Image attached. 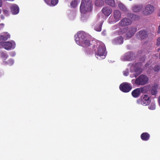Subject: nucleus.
Instances as JSON below:
<instances>
[{
	"mask_svg": "<svg viewBox=\"0 0 160 160\" xmlns=\"http://www.w3.org/2000/svg\"><path fill=\"white\" fill-rule=\"evenodd\" d=\"M92 9L91 0H82L80 10L82 13L91 11Z\"/></svg>",
	"mask_w": 160,
	"mask_h": 160,
	"instance_id": "nucleus-1",
	"label": "nucleus"
},
{
	"mask_svg": "<svg viewBox=\"0 0 160 160\" xmlns=\"http://www.w3.org/2000/svg\"><path fill=\"white\" fill-rule=\"evenodd\" d=\"M97 50L95 52V56L98 58L99 57H104V58L107 54L105 46L104 43L101 42H98L96 43Z\"/></svg>",
	"mask_w": 160,
	"mask_h": 160,
	"instance_id": "nucleus-2",
	"label": "nucleus"
},
{
	"mask_svg": "<svg viewBox=\"0 0 160 160\" xmlns=\"http://www.w3.org/2000/svg\"><path fill=\"white\" fill-rule=\"evenodd\" d=\"M148 81V78L146 75L142 74L136 79L132 80V83L137 85H143L147 83Z\"/></svg>",
	"mask_w": 160,
	"mask_h": 160,
	"instance_id": "nucleus-3",
	"label": "nucleus"
},
{
	"mask_svg": "<svg viewBox=\"0 0 160 160\" xmlns=\"http://www.w3.org/2000/svg\"><path fill=\"white\" fill-rule=\"evenodd\" d=\"M150 99V97L148 95H144L137 100V102L138 104L147 106L151 102Z\"/></svg>",
	"mask_w": 160,
	"mask_h": 160,
	"instance_id": "nucleus-4",
	"label": "nucleus"
},
{
	"mask_svg": "<svg viewBox=\"0 0 160 160\" xmlns=\"http://www.w3.org/2000/svg\"><path fill=\"white\" fill-rule=\"evenodd\" d=\"M132 88L130 84L124 82L121 83L119 86L120 90L124 92H128L131 91Z\"/></svg>",
	"mask_w": 160,
	"mask_h": 160,
	"instance_id": "nucleus-5",
	"label": "nucleus"
},
{
	"mask_svg": "<svg viewBox=\"0 0 160 160\" xmlns=\"http://www.w3.org/2000/svg\"><path fill=\"white\" fill-rule=\"evenodd\" d=\"M154 11V6L150 4H148L144 8L143 11V14L145 15H148L152 13Z\"/></svg>",
	"mask_w": 160,
	"mask_h": 160,
	"instance_id": "nucleus-6",
	"label": "nucleus"
},
{
	"mask_svg": "<svg viewBox=\"0 0 160 160\" xmlns=\"http://www.w3.org/2000/svg\"><path fill=\"white\" fill-rule=\"evenodd\" d=\"M86 35L83 32H79L75 36V41L77 44H79L85 39Z\"/></svg>",
	"mask_w": 160,
	"mask_h": 160,
	"instance_id": "nucleus-7",
	"label": "nucleus"
},
{
	"mask_svg": "<svg viewBox=\"0 0 160 160\" xmlns=\"http://www.w3.org/2000/svg\"><path fill=\"white\" fill-rule=\"evenodd\" d=\"M136 36L137 38L142 40L148 38V34L146 31L141 30L137 33Z\"/></svg>",
	"mask_w": 160,
	"mask_h": 160,
	"instance_id": "nucleus-8",
	"label": "nucleus"
},
{
	"mask_svg": "<svg viewBox=\"0 0 160 160\" xmlns=\"http://www.w3.org/2000/svg\"><path fill=\"white\" fill-rule=\"evenodd\" d=\"M132 23V21L130 19L127 18H123L119 23L120 26L122 27H124L128 26Z\"/></svg>",
	"mask_w": 160,
	"mask_h": 160,
	"instance_id": "nucleus-9",
	"label": "nucleus"
},
{
	"mask_svg": "<svg viewBox=\"0 0 160 160\" xmlns=\"http://www.w3.org/2000/svg\"><path fill=\"white\" fill-rule=\"evenodd\" d=\"M11 12L13 15L18 14L19 12V8L18 6L15 4H12L10 7Z\"/></svg>",
	"mask_w": 160,
	"mask_h": 160,
	"instance_id": "nucleus-10",
	"label": "nucleus"
},
{
	"mask_svg": "<svg viewBox=\"0 0 160 160\" xmlns=\"http://www.w3.org/2000/svg\"><path fill=\"white\" fill-rule=\"evenodd\" d=\"M142 88H138L133 90L132 92V95L134 98H138L142 92Z\"/></svg>",
	"mask_w": 160,
	"mask_h": 160,
	"instance_id": "nucleus-11",
	"label": "nucleus"
},
{
	"mask_svg": "<svg viewBox=\"0 0 160 160\" xmlns=\"http://www.w3.org/2000/svg\"><path fill=\"white\" fill-rule=\"evenodd\" d=\"M134 56L132 53L128 52L125 54L123 59L124 61H131L133 59Z\"/></svg>",
	"mask_w": 160,
	"mask_h": 160,
	"instance_id": "nucleus-12",
	"label": "nucleus"
},
{
	"mask_svg": "<svg viewBox=\"0 0 160 160\" xmlns=\"http://www.w3.org/2000/svg\"><path fill=\"white\" fill-rule=\"evenodd\" d=\"M102 13L106 16H109L112 12V9L109 7H105L102 10Z\"/></svg>",
	"mask_w": 160,
	"mask_h": 160,
	"instance_id": "nucleus-13",
	"label": "nucleus"
},
{
	"mask_svg": "<svg viewBox=\"0 0 160 160\" xmlns=\"http://www.w3.org/2000/svg\"><path fill=\"white\" fill-rule=\"evenodd\" d=\"M137 28H130L126 34V36L128 38H131L132 37L136 32Z\"/></svg>",
	"mask_w": 160,
	"mask_h": 160,
	"instance_id": "nucleus-14",
	"label": "nucleus"
},
{
	"mask_svg": "<svg viewBox=\"0 0 160 160\" xmlns=\"http://www.w3.org/2000/svg\"><path fill=\"white\" fill-rule=\"evenodd\" d=\"M0 44L2 45L3 47L7 50L10 49L12 47V43L9 41L2 42H0Z\"/></svg>",
	"mask_w": 160,
	"mask_h": 160,
	"instance_id": "nucleus-15",
	"label": "nucleus"
},
{
	"mask_svg": "<svg viewBox=\"0 0 160 160\" xmlns=\"http://www.w3.org/2000/svg\"><path fill=\"white\" fill-rule=\"evenodd\" d=\"M120 12L118 10H115L113 12V16L114 20L116 22L118 21L121 17Z\"/></svg>",
	"mask_w": 160,
	"mask_h": 160,
	"instance_id": "nucleus-16",
	"label": "nucleus"
},
{
	"mask_svg": "<svg viewBox=\"0 0 160 160\" xmlns=\"http://www.w3.org/2000/svg\"><path fill=\"white\" fill-rule=\"evenodd\" d=\"M158 85L157 84H154L152 87L151 92L152 95L156 96L158 92Z\"/></svg>",
	"mask_w": 160,
	"mask_h": 160,
	"instance_id": "nucleus-17",
	"label": "nucleus"
},
{
	"mask_svg": "<svg viewBox=\"0 0 160 160\" xmlns=\"http://www.w3.org/2000/svg\"><path fill=\"white\" fill-rule=\"evenodd\" d=\"M47 4L50 6H54L58 2V0H44Z\"/></svg>",
	"mask_w": 160,
	"mask_h": 160,
	"instance_id": "nucleus-18",
	"label": "nucleus"
},
{
	"mask_svg": "<svg viewBox=\"0 0 160 160\" xmlns=\"http://www.w3.org/2000/svg\"><path fill=\"white\" fill-rule=\"evenodd\" d=\"M140 137L142 140L147 141L149 139L150 135L148 132H143L141 134Z\"/></svg>",
	"mask_w": 160,
	"mask_h": 160,
	"instance_id": "nucleus-19",
	"label": "nucleus"
},
{
	"mask_svg": "<svg viewBox=\"0 0 160 160\" xmlns=\"http://www.w3.org/2000/svg\"><path fill=\"white\" fill-rule=\"evenodd\" d=\"M123 38L120 36L114 39L113 41V43L115 44H121L123 43Z\"/></svg>",
	"mask_w": 160,
	"mask_h": 160,
	"instance_id": "nucleus-20",
	"label": "nucleus"
},
{
	"mask_svg": "<svg viewBox=\"0 0 160 160\" xmlns=\"http://www.w3.org/2000/svg\"><path fill=\"white\" fill-rule=\"evenodd\" d=\"M83 47H87L90 46L91 44L90 43V41L87 39H85L83 40L82 42H81L79 44Z\"/></svg>",
	"mask_w": 160,
	"mask_h": 160,
	"instance_id": "nucleus-21",
	"label": "nucleus"
},
{
	"mask_svg": "<svg viewBox=\"0 0 160 160\" xmlns=\"http://www.w3.org/2000/svg\"><path fill=\"white\" fill-rule=\"evenodd\" d=\"M142 5H134L132 8V11L135 12H138L141 11L142 9Z\"/></svg>",
	"mask_w": 160,
	"mask_h": 160,
	"instance_id": "nucleus-22",
	"label": "nucleus"
},
{
	"mask_svg": "<svg viewBox=\"0 0 160 160\" xmlns=\"http://www.w3.org/2000/svg\"><path fill=\"white\" fill-rule=\"evenodd\" d=\"M106 4L112 7H115V3L114 0H105Z\"/></svg>",
	"mask_w": 160,
	"mask_h": 160,
	"instance_id": "nucleus-23",
	"label": "nucleus"
},
{
	"mask_svg": "<svg viewBox=\"0 0 160 160\" xmlns=\"http://www.w3.org/2000/svg\"><path fill=\"white\" fill-rule=\"evenodd\" d=\"M95 4L97 6H102L104 4L103 0H96L95 2Z\"/></svg>",
	"mask_w": 160,
	"mask_h": 160,
	"instance_id": "nucleus-24",
	"label": "nucleus"
},
{
	"mask_svg": "<svg viewBox=\"0 0 160 160\" xmlns=\"http://www.w3.org/2000/svg\"><path fill=\"white\" fill-rule=\"evenodd\" d=\"M102 23H101L95 25L94 28V30L98 32L101 31L102 30Z\"/></svg>",
	"mask_w": 160,
	"mask_h": 160,
	"instance_id": "nucleus-25",
	"label": "nucleus"
},
{
	"mask_svg": "<svg viewBox=\"0 0 160 160\" xmlns=\"http://www.w3.org/2000/svg\"><path fill=\"white\" fill-rule=\"evenodd\" d=\"M118 6L121 10L125 12H126L128 11L125 6L122 3H119Z\"/></svg>",
	"mask_w": 160,
	"mask_h": 160,
	"instance_id": "nucleus-26",
	"label": "nucleus"
},
{
	"mask_svg": "<svg viewBox=\"0 0 160 160\" xmlns=\"http://www.w3.org/2000/svg\"><path fill=\"white\" fill-rule=\"evenodd\" d=\"M2 41L7 40L8 38H10V35L9 34L6 33L2 35Z\"/></svg>",
	"mask_w": 160,
	"mask_h": 160,
	"instance_id": "nucleus-27",
	"label": "nucleus"
},
{
	"mask_svg": "<svg viewBox=\"0 0 160 160\" xmlns=\"http://www.w3.org/2000/svg\"><path fill=\"white\" fill-rule=\"evenodd\" d=\"M77 2L76 0H73L71 3V6L72 8H76L77 6Z\"/></svg>",
	"mask_w": 160,
	"mask_h": 160,
	"instance_id": "nucleus-28",
	"label": "nucleus"
},
{
	"mask_svg": "<svg viewBox=\"0 0 160 160\" xmlns=\"http://www.w3.org/2000/svg\"><path fill=\"white\" fill-rule=\"evenodd\" d=\"M140 64V63H136L134 65V69L136 73L138 72H139L141 70V69L140 68H136Z\"/></svg>",
	"mask_w": 160,
	"mask_h": 160,
	"instance_id": "nucleus-29",
	"label": "nucleus"
},
{
	"mask_svg": "<svg viewBox=\"0 0 160 160\" xmlns=\"http://www.w3.org/2000/svg\"><path fill=\"white\" fill-rule=\"evenodd\" d=\"M156 105L155 104L154 102H152L150 105L148 107V108L152 110H154L155 109Z\"/></svg>",
	"mask_w": 160,
	"mask_h": 160,
	"instance_id": "nucleus-30",
	"label": "nucleus"
},
{
	"mask_svg": "<svg viewBox=\"0 0 160 160\" xmlns=\"http://www.w3.org/2000/svg\"><path fill=\"white\" fill-rule=\"evenodd\" d=\"M127 31L126 28H123L122 29H120L119 30V33L120 34H123L124 33Z\"/></svg>",
	"mask_w": 160,
	"mask_h": 160,
	"instance_id": "nucleus-31",
	"label": "nucleus"
},
{
	"mask_svg": "<svg viewBox=\"0 0 160 160\" xmlns=\"http://www.w3.org/2000/svg\"><path fill=\"white\" fill-rule=\"evenodd\" d=\"M155 72H158L160 70V66L158 65H156L153 68Z\"/></svg>",
	"mask_w": 160,
	"mask_h": 160,
	"instance_id": "nucleus-32",
	"label": "nucleus"
},
{
	"mask_svg": "<svg viewBox=\"0 0 160 160\" xmlns=\"http://www.w3.org/2000/svg\"><path fill=\"white\" fill-rule=\"evenodd\" d=\"M3 13L6 16H8L9 14V12L8 10L6 9H4L2 11Z\"/></svg>",
	"mask_w": 160,
	"mask_h": 160,
	"instance_id": "nucleus-33",
	"label": "nucleus"
},
{
	"mask_svg": "<svg viewBox=\"0 0 160 160\" xmlns=\"http://www.w3.org/2000/svg\"><path fill=\"white\" fill-rule=\"evenodd\" d=\"M132 18L134 19L135 20H137L139 19V17L138 15L133 14L132 16Z\"/></svg>",
	"mask_w": 160,
	"mask_h": 160,
	"instance_id": "nucleus-34",
	"label": "nucleus"
},
{
	"mask_svg": "<svg viewBox=\"0 0 160 160\" xmlns=\"http://www.w3.org/2000/svg\"><path fill=\"white\" fill-rule=\"evenodd\" d=\"M1 55L2 57L3 58H7L8 56L4 52H2L1 53Z\"/></svg>",
	"mask_w": 160,
	"mask_h": 160,
	"instance_id": "nucleus-35",
	"label": "nucleus"
},
{
	"mask_svg": "<svg viewBox=\"0 0 160 160\" xmlns=\"http://www.w3.org/2000/svg\"><path fill=\"white\" fill-rule=\"evenodd\" d=\"M160 45V37L158 38L157 40L156 45L159 46Z\"/></svg>",
	"mask_w": 160,
	"mask_h": 160,
	"instance_id": "nucleus-36",
	"label": "nucleus"
},
{
	"mask_svg": "<svg viewBox=\"0 0 160 160\" xmlns=\"http://www.w3.org/2000/svg\"><path fill=\"white\" fill-rule=\"evenodd\" d=\"M86 52L87 54H90L92 53V51L91 50L88 51L86 49Z\"/></svg>",
	"mask_w": 160,
	"mask_h": 160,
	"instance_id": "nucleus-37",
	"label": "nucleus"
},
{
	"mask_svg": "<svg viewBox=\"0 0 160 160\" xmlns=\"http://www.w3.org/2000/svg\"><path fill=\"white\" fill-rule=\"evenodd\" d=\"M123 74L125 76H127L128 75V72L127 71H124L123 72Z\"/></svg>",
	"mask_w": 160,
	"mask_h": 160,
	"instance_id": "nucleus-38",
	"label": "nucleus"
},
{
	"mask_svg": "<svg viewBox=\"0 0 160 160\" xmlns=\"http://www.w3.org/2000/svg\"><path fill=\"white\" fill-rule=\"evenodd\" d=\"M4 26V25L3 23L0 24V30L3 28Z\"/></svg>",
	"mask_w": 160,
	"mask_h": 160,
	"instance_id": "nucleus-39",
	"label": "nucleus"
},
{
	"mask_svg": "<svg viewBox=\"0 0 160 160\" xmlns=\"http://www.w3.org/2000/svg\"><path fill=\"white\" fill-rule=\"evenodd\" d=\"M1 19L3 20L4 18V17L2 15H1Z\"/></svg>",
	"mask_w": 160,
	"mask_h": 160,
	"instance_id": "nucleus-40",
	"label": "nucleus"
},
{
	"mask_svg": "<svg viewBox=\"0 0 160 160\" xmlns=\"http://www.w3.org/2000/svg\"><path fill=\"white\" fill-rule=\"evenodd\" d=\"M9 61H10L11 62V64H12L13 63L14 61L12 60H10Z\"/></svg>",
	"mask_w": 160,
	"mask_h": 160,
	"instance_id": "nucleus-41",
	"label": "nucleus"
},
{
	"mask_svg": "<svg viewBox=\"0 0 160 160\" xmlns=\"http://www.w3.org/2000/svg\"><path fill=\"white\" fill-rule=\"evenodd\" d=\"M158 32L160 33V25H159L158 27Z\"/></svg>",
	"mask_w": 160,
	"mask_h": 160,
	"instance_id": "nucleus-42",
	"label": "nucleus"
},
{
	"mask_svg": "<svg viewBox=\"0 0 160 160\" xmlns=\"http://www.w3.org/2000/svg\"><path fill=\"white\" fill-rule=\"evenodd\" d=\"M2 5V0H0V7H1Z\"/></svg>",
	"mask_w": 160,
	"mask_h": 160,
	"instance_id": "nucleus-43",
	"label": "nucleus"
},
{
	"mask_svg": "<svg viewBox=\"0 0 160 160\" xmlns=\"http://www.w3.org/2000/svg\"><path fill=\"white\" fill-rule=\"evenodd\" d=\"M2 41V36L1 35H0V41Z\"/></svg>",
	"mask_w": 160,
	"mask_h": 160,
	"instance_id": "nucleus-44",
	"label": "nucleus"
},
{
	"mask_svg": "<svg viewBox=\"0 0 160 160\" xmlns=\"http://www.w3.org/2000/svg\"><path fill=\"white\" fill-rule=\"evenodd\" d=\"M159 10V13L158 14V16H160V9Z\"/></svg>",
	"mask_w": 160,
	"mask_h": 160,
	"instance_id": "nucleus-45",
	"label": "nucleus"
},
{
	"mask_svg": "<svg viewBox=\"0 0 160 160\" xmlns=\"http://www.w3.org/2000/svg\"><path fill=\"white\" fill-rule=\"evenodd\" d=\"M157 50H158V52H159V51L160 50V48H158V49Z\"/></svg>",
	"mask_w": 160,
	"mask_h": 160,
	"instance_id": "nucleus-46",
	"label": "nucleus"
},
{
	"mask_svg": "<svg viewBox=\"0 0 160 160\" xmlns=\"http://www.w3.org/2000/svg\"><path fill=\"white\" fill-rule=\"evenodd\" d=\"M2 12V10H1V9H0V14Z\"/></svg>",
	"mask_w": 160,
	"mask_h": 160,
	"instance_id": "nucleus-47",
	"label": "nucleus"
}]
</instances>
